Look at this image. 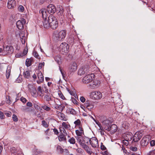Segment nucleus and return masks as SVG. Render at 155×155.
Masks as SVG:
<instances>
[{
  "instance_id": "obj_28",
  "label": "nucleus",
  "mask_w": 155,
  "mask_h": 155,
  "mask_svg": "<svg viewBox=\"0 0 155 155\" xmlns=\"http://www.w3.org/2000/svg\"><path fill=\"white\" fill-rule=\"evenodd\" d=\"M58 138L60 141H66L67 140L66 138V137H64V136L63 135V134H61L60 135L58 136Z\"/></svg>"
},
{
  "instance_id": "obj_64",
  "label": "nucleus",
  "mask_w": 155,
  "mask_h": 155,
  "mask_svg": "<svg viewBox=\"0 0 155 155\" xmlns=\"http://www.w3.org/2000/svg\"><path fill=\"white\" fill-rule=\"evenodd\" d=\"M20 100L24 103H25L27 101L26 99L23 97H21Z\"/></svg>"
},
{
  "instance_id": "obj_33",
  "label": "nucleus",
  "mask_w": 155,
  "mask_h": 155,
  "mask_svg": "<svg viewBox=\"0 0 155 155\" xmlns=\"http://www.w3.org/2000/svg\"><path fill=\"white\" fill-rule=\"evenodd\" d=\"M11 72V68L10 67H8L6 71V76L7 79L9 77Z\"/></svg>"
},
{
  "instance_id": "obj_59",
  "label": "nucleus",
  "mask_w": 155,
  "mask_h": 155,
  "mask_svg": "<svg viewBox=\"0 0 155 155\" xmlns=\"http://www.w3.org/2000/svg\"><path fill=\"white\" fill-rule=\"evenodd\" d=\"M18 10L21 12H22L24 10V7L22 5H20L18 7Z\"/></svg>"
},
{
  "instance_id": "obj_13",
  "label": "nucleus",
  "mask_w": 155,
  "mask_h": 155,
  "mask_svg": "<svg viewBox=\"0 0 155 155\" xmlns=\"http://www.w3.org/2000/svg\"><path fill=\"white\" fill-rule=\"evenodd\" d=\"M25 20L24 19H22L21 20L18 21L16 22L17 27L19 30L23 29L24 28V25L25 23Z\"/></svg>"
},
{
  "instance_id": "obj_9",
  "label": "nucleus",
  "mask_w": 155,
  "mask_h": 155,
  "mask_svg": "<svg viewBox=\"0 0 155 155\" xmlns=\"http://www.w3.org/2000/svg\"><path fill=\"white\" fill-rule=\"evenodd\" d=\"M59 48L61 52L67 53L69 50V46L67 43L63 42L60 45Z\"/></svg>"
},
{
  "instance_id": "obj_62",
  "label": "nucleus",
  "mask_w": 155,
  "mask_h": 155,
  "mask_svg": "<svg viewBox=\"0 0 155 155\" xmlns=\"http://www.w3.org/2000/svg\"><path fill=\"white\" fill-rule=\"evenodd\" d=\"M50 129L49 128H48L47 130H46L45 131V134L46 135H49L50 134Z\"/></svg>"
},
{
  "instance_id": "obj_40",
  "label": "nucleus",
  "mask_w": 155,
  "mask_h": 155,
  "mask_svg": "<svg viewBox=\"0 0 155 155\" xmlns=\"http://www.w3.org/2000/svg\"><path fill=\"white\" fill-rule=\"evenodd\" d=\"M54 106L55 108L61 111V110L62 109V108H61V105L55 104Z\"/></svg>"
},
{
  "instance_id": "obj_52",
  "label": "nucleus",
  "mask_w": 155,
  "mask_h": 155,
  "mask_svg": "<svg viewBox=\"0 0 155 155\" xmlns=\"http://www.w3.org/2000/svg\"><path fill=\"white\" fill-rule=\"evenodd\" d=\"M130 150L133 151H136L137 150V148L136 147L131 146L130 147Z\"/></svg>"
},
{
  "instance_id": "obj_3",
  "label": "nucleus",
  "mask_w": 155,
  "mask_h": 155,
  "mask_svg": "<svg viewBox=\"0 0 155 155\" xmlns=\"http://www.w3.org/2000/svg\"><path fill=\"white\" fill-rule=\"evenodd\" d=\"M50 27L53 29H55L58 26V22L57 19L53 15L49 16Z\"/></svg>"
},
{
  "instance_id": "obj_1",
  "label": "nucleus",
  "mask_w": 155,
  "mask_h": 155,
  "mask_svg": "<svg viewBox=\"0 0 155 155\" xmlns=\"http://www.w3.org/2000/svg\"><path fill=\"white\" fill-rule=\"evenodd\" d=\"M66 34V31L64 30L60 32L56 30L53 32V37L57 40L61 41L64 38Z\"/></svg>"
},
{
  "instance_id": "obj_24",
  "label": "nucleus",
  "mask_w": 155,
  "mask_h": 155,
  "mask_svg": "<svg viewBox=\"0 0 155 155\" xmlns=\"http://www.w3.org/2000/svg\"><path fill=\"white\" fill-rule=\"evenodd\" d=\"M44 20L43 22V24L44 27L45 28H47L50 27V22H49V16L48 18V19H44Z\"/></svg>"
},
{
  "instance_id": "obj_36",
  "label": "nucleus",
  "mask_w": 155,
  "mask_h": 155,
  "mask_svg": "<svg viewBox=\"0 0 155 155\" xmlns=\"http://www.w3.org/2000/svg\"><path fill=\"white\" fill-rule=\"evenodd\" d=\"M42 89L41 88V87L40 86H39L38 87V88L37 89V94L38 95H39L40 96H42Z\"/></svg>"
},
{
  "instance_id": "obj_50",
  "label": "nucleus",
  "mask_w": 155,
  "mask_h": 155,
  "mask_svg": "<svg viewBox=\"0 0 155 155\" xmlns=\"http://www.w3.org/2000/svg\"><path fill=\"white\" fill-rule=\"evenodd\" d=\"M76 138L79 144L81 143L80 142H81V141L83 139L82 138L79 136L77 137H76Z\"/></svg>"
},
{
  "instance_id": "obj_4",
  "label": "nucleus",
  "mask_w": 155,
  "mask_h": 155,
  "mask_svg": "<svg viewBox=\"0 0 155 155\" xmlns=\"http://www.w3.org/2000/svg\"><path fill=\"white\" fill-rule=\"evenodd\" d=\"M91 73L89 67L87 66H84L80 68L78 72V74L80 75L87 74Z\"/></svg>"
},
{
  "instance_id": "obj_60",
  "label": "nucleus",
  "mask_w": 155,
  "mask_h": 155,
  "mask_svg": "<svg viewBox=\"0 0 155 155\" xmlns=\"http://www.w3.org/2000/svg\"><path fill=\"white\" fill-rule=\"evenodd\" d=\"M76 151L79 153H81L83 151V150L81 148H78V149H76Z\"/></svg>"
},
{
  "instance_id": "obj_51",
  "label": "nucleus",
  "mask_w": 155,
  "mask_h": 155,
  "mask_svg": "<svg viewBox=\"0 0 155 155\" xmlns=\"http://www.w3.org/2000/svg\"><path fill=\"white\" fill-rule=\"evenodd\" d=\"M60 130L62 134H63V133L64 134V133L66 132L65 130L64 129V128L62 127H61L60 128Z\"/></svg>"
},
{
  "instance_id": "obj_8",
  "label": "nucleus",
  "mask_w": 155,
  "mask_h": 155,
  "mask_svg": "<svg viewBox=\"0 0 155 155\" xmlns=\"http://www.w3.org/2000/svg\"><path fill=\"white\" fill-rule=\"evenodd\" d=\"M94 76V75L93 74H91V75L89 74H88L83 78V83L85 84H88L91 82L93 80L92 77Z\"/></svg>"
},
{
  "instance_id": "obj_26",
  "label": "nucleus",
  "mask_w": 155,
  "mask_h": 155,
  "mask_svg": "<svg viewBox=\"0 0 155 155\" xmlns=\"http://www.w3.org/2000/svg\"><path fill=\"white\" fill-rule=\"evenodd\" d=\"M33 61V58H27L26 61V65L27 67L30 66L31 64V62Z\"/></svg>"
},
{
  "instance_id": "obj_21",
  "label": "nucleus",
  "mask_w": 155,
  "mask_h": 155,
  "mask_svg": "<svg viewBox=\"0 0 155 155\" xmlns=\"http://www.w3.org/2000/svg\"><path fill=\"white\" fill-rule=\"evenodd\" d=\"M86 108L89 111H91L94 107V105L88 101H87L84 104Z\"/></svg>"
},
{
  "instance_id": "obj_35",
  "label": "nucleus",
  "mask_w": 155,
  "mask_h": 155,
  "mask_svg": "<svg viewBox=\"0 0 155 155\" xmlns=\"http://www.w3.org/2000/svg\"><path fill=\"white\" fill-rule=\"evenodd\" d=\"M129 124L126 122H125L123 123L122 125V127L124 129L128 130L129 128Z\"/></svg>"
},
{
  "instance_id": "obj_11",
  "label": "nucleus",
  "mask_w": 155,
  "mask_h": 155,
  "mask_svg": "<svg viewBox=\"0 0 155 155\" xmlns=\"http://www.w3.org/2000/svg\"><path fill=\"white\" fill-rule=\"evenodd\" d=\"M143 136V134L140 131L137 132L133 136V141L134 142H138Z\"/></svg>"
},
{
  "instance_id": "obj_31",
  "label": "nucleus",
  "mask_w": 155,
  "mask_h": 155,
  "mask_svg": "<svg viewBox=\"0 0 155 155\" xmlns=\"http://www.w3.org/2000/svg\"><path fill=\"white\" fill-rule=\"evenodd\" d=\"M23 75L24 77L26 78H29L31 77L30 71H26L24 72Z\"/></svg>"
},
{
  "instance_id": "obj_47",
  "label": "nucleus",
  "mask_w": 155,
  "mask_h": 155,
  "mask_svg": "<svg viewBox=\"0 0 155 155\" xmlns=\"http://www.w3.org/2000/svg\"><path fill=\"white\" fill-rule=\"evenodd\" d=\"M81 143L80 144V145L83 148V147L85 146L86 145V144H85L84 140V139L83 138L82 140L81 141V142H80Z\"/></svg>"
},
{
  "instance_id": "obj_25",
  "label": "nucleus",
  "mask_w": 155,
  "mask_h": 155,
  "mask_svg": "<svg viewBox=\"0 0 155 155\" xmlns=\"http://www.w3.org/2000/svg\"><path fill=\"white\" fill-rule=\"evenodd\" d=\"M83 148L89 155H91L93 153L91 148L87 145L85 146Z\"/></svg>"
},
{
  "instance_id": "obj_53",
  "label": "nucleus",
  "mask_w": 155,
  "mask_h": 155,
  "mask_svg": "<svg viewBox=\"0 0 155 155\" xmlns=\"http://www.w3.org/2000/svg\"><path fill=\"white\" fill-rule=\"evenodd\" d=\"M13 119L14 121L17 122L18 121V118L17 116L14 114L12 116Z\"/></svg>"
},
{
  "instance_id": "obj_54",
  "label": "nucleus",
  "mask_w": 155,
  "mask_h": 155,
  "mask_svg": "<svg viewBox=\"0 0 155 155\" xmlns=\"http://www.w3.org/2000/svg\"><path fill=\"white\" fill-rule=\"evenodd\" d=\"M6 102L8 104H10L11 103V101L10 99L9 96H7L6 97Z\"/></svg>"
},
{
  "instance_id": "obj_56",
  "label": "nucleus",
  "mask_w": 155,
  "mask_h": 155,
  "mask_svg": "<svg viewBox=\"0 0 155 155\" xmlns=\"http://www.w3.org/2000/svg\"><path fill=\"white\" fill-rule=\"evenodd\" d=\"M33 55L36 58H39V56L36 51H34L33 52Z\"/></svg>"
},
{
  "instance_id": "obj_19",
  "label": "nucleus",
  "mask_w": 155,
  "mask_h": 155,
  "mask_svg": "<svg viewBox=\"0 0 155 155\" xmlns=\"http://www.w3.org/2000/svg\"><path fill=\"white\" fill-rule=\"evenodd\" d=\"M77 69V65L76 63L73 62L70 64L69 67V70L71 72L75 71Z\"/></svg>"
},
{
  "instance_id": "obj_2",
  "label": "nucleus",
  "mask_w": 155,
  "mask_h": 155,
  "mask_svg": "<svg viewBox=\"0 0 155 155\" xmlns=\"http://www.w3.org/2000/svg\"><path fill=\"white\" fill-rule=\"evenodd\" d=\"M13 51L14 49L12 46L3 45L2 48H0V53H2L4 55L8 54H11Z\"/></svg>"
},
{
  "instance_id": "obj_63",
  "label": "nucleus",
  "mask_w": 155,
  "mask_h": 155,
  "mask_svg": "<svg viewBox=\"0 0 155 155\" xmlns=\"http://www.w3.org/2000/svg\"><path fill=\"white\" fill-rule=\"evenodd\" d=\"M150 144L151 146H154L155 145V140H153L151 141L150 142Z\"/></svg>"
},
{
  "instance_id": "obj_5",
  "label": "nucleus",
  "mask_w": 155,
  "mask_h": 155,
  "mask_svg": "<svg viewBox=\"0 0 155 155\" xmlns=\"http://www.w3.org/2000/svg\"><path fill=\"white\" fill-rule=\"evenodd\" d=\"M90 97L94 100H98L100 99L102 97V94L101 93L97 91H93L90 94Z\"/></svg>"
},
{
  "instance_id": "obj_32",
  "label": "nucleus",
  "mask_w": 155,
  "mask_h": 155,
  "mask_svg": "<svg viewBox=\"0 0 155 155\" xmlns=\"http://www.w3.org/2000/svg\"><path fill=\"white\" fill-rule=\"evenodd\" d=\"M62 126L64 129H69L71 127V126L69 124H68L65 122H63L62 123Z\"/></svg>"
},
{
  "instance_id": "obj_14",
  "label": "nucleus",
  "mask_w": 155,
  "mask_h": 155,
  "mask_svg": "<svg viewBox=\"0 0 155 155\" xmlns=\"http://www.w3.org/2000/svg\"><path fill=\"white\" fill-rule=\"evenodd\" d=\"M124 138L128 141H131L133 137V135L130 132H126L123 134Z\"/></svg>"
},
{
  "instance_id": "obj_57",
  "label": "nucleus",
  "mask_w": 155,
  "mask_h": 155,
  "mask_svg": "<svg viewBox=\"0 0 155 155\" xmlns=\"http://www.w3.org/2000/svg\"><path fill=\"white\" fill-rule=\"evenodd\" d=\"M129 141H128L127 140H126L124 139V140H123V144H124L126 146H127L129 144Z\"/></svg>"
},
{
  "instance_id": "obj_46",
  "label": "nucleus",
  "mask_w": 155,
  "mask_h": 155,
  "mask_svg": "<svg viewBox=\"0 0 155 155\" xmlns=\"http://www.w3.org/2000/svg\"><path fill=\"white\" fill-rule=\"evenodd\" d=\"M59 97L63 100H64L65 98L61 91H59L58 93Z\"/></svg>"
},
{
  "instance_id": "obj_58",
  "label": "nucleus",
  "mask_w": 155,
  "mask_h": 155,
  "mask_svg": "<svg viewBox=\"0 0 155 155\" xmlns=\"http://www.w3.org/2000/svg\"><path fill=\"white\" fill-rule=\"evenodd\" d=\"M34 106L35 109L37 110H39L40 109L41 110V109L40 108V107L39 106L36 104H34Z\"/></svg>"
},
{
  "instance_id": "obj_29",
  "label": "nucleus",
  "mask_w": 155,
  "mask_h": 155,
  "mask_svg": "<svg viewBox=\"0 0 155 155\" xmlns=\"http://www.w3.org/2000/svg\"><path fill=\"white\" fill-rule=\"evenodd\" d=\"M45 99L46 101L48 102L52 101V98L51 97V95L50 94H48L45 95Z\"/></svg>"
},
{
  "instance_id": "obj_18",
  "label": "nucleus",
  "mask_w": 155,
  "mask_h": 155,
  "mask_svg": "<svg viewBox=\"0 0 155 155\" xmlns=\"http://www.w3.org/2000/svg\"><path fill=\"white\" fill-rule=\"evenodd\" d=\"M100 84V81H98L95 80L93 82L90 84L89 86L91 88L94 89Z\"/></svg>"
},
{
  "instance_id": "obj_55",
  "label": "nucleus",
  "mask_w": 155,
  "mask_h": 155,
  "mask_svg": "<svg viewBox=\"0 0 155 155\" xmlns=\"http://www.w3.org/2000/svg\"><path fill=\"white\" fill-rule=\"evenodd\" d=\"M84 139L85 144L88 143L89 142H90V139H89L88 137H85L84 138Z\"/></svg>"
},
{
  "instance_id": "obj_10",
  "label": "nucleus",
  "mask_w": 155,
  "mask_h": 155,
  "mask_svg": "<svg viewBox=\"0 0 155 155\" xmlns=\"http://www.w3.org/2000/svg\"><path fill=\"white\" fill-rule=\"evenodd\" d=\"M90 143L94 148H97L99 147L98 140L95 137L90 139Z\"/></svg>"
},
{
  "instance_id": "obj_39",
  "label": "nucleus",
  "mask_w": 155,
  "mask_h": 155,
  "mask_svg": "<svg viewBox=\"0 0 155 155\" xmlns=\"http://www.w3.org/2000/svg\"><path fill=\"white\" fill-rule=\"evenodd\" d=\"M68 41L70 44L73 45L74 43V39L73 38H69L68 40Z\"/></svg>"
},
{
  "instance_id": "obj_48",
  "label": "nucleus",
  "mask_w": 155,
  "mask_h": 155,
  "mask_svg": "<svg viewBox=\"0 0 155 155\" xmlns=\"http://www.w3.org/2000/svg\"><path fill=\"white\" fill-rule=\"evenodd\" d=\"M42 152V151L38 149H36L35 151V153L36 155Z\"/></svg>"
},
{
  "instance_id": "obj_16",
  "label": "nucleus",
  "mask_w": 155,
  "mask_h": 155,
  "mask_svg": "<svg viewBox=\"0 0 155 155\" xmlns=\"http://www.w3.org/2000/svg\"><path fill=\"white\" fill-rule=\"evenodd\" d=\"M28 90L30 92L32 95L34 96L36 94L37 90L35 87L33 86L31 84H28Z\"/></svg>"
},
{
  "instance_id": "obj_37",
  "label": "nucleus",
  "mask_w": 155,
  "mask_h": 155,
  "mask_svg": "<svg viewBox=\"0 0 155 155\" xmlns=\"http://www.w3.org/2000/svg\"><path fill=\"white\" fill-rule=\"evenodd\" d=\"M74 124L75 125V127L77 126H81V123L80 120L79 119H78L74 122Z\"/></svg>"
},
{
  "instance_id": "obj_27",
  "label": "nucleus",
  "mask_w": 155,
  "mask_h": 155,
  "mask_svg": "<svg viewBox=\"0 0 155 155\" xmlns=\"http://www.w3.org/2000/svg\"><path fill=\"white\" fill-rule=\"evenodd\" d=\"M19 36L22 43L23 44H24L25 42V36L24 33L23 32H21L19 34Z\"/></svg>"
},
{
  "instance_id": "obj_42",
  "label": "nucleus",
  "mask_w": 155,
  "mask_h": 155,
  "mask_svg": "<svg viewBox=\"0 0 155 155\" xmlns=\"http://www.w3.org/2000/svg\"><path fill=\"white\" fill-rule=\"evenodd\" d=\"M41 107L43 109L46 110L47 111H49L51 110V108L46 105H43Z\"/></svg>"
},
{
  "instance_id": "obj_45",
  "label": "nucleus",
  "mask_w": 155,
  "mask_h": 155,
  "mask_svg": "<svg viewBox=\"0 0 155 155\" xmlns=\"http://www.w3.org/2000/svg\"><path fill=\"white\" fill-rule=\"evenodd\" d=\"M61 116L60 117L61 119V120H63L66 121L67 120V119L66 118V117L65 116V115L63 113H60Z\"/></svg>"
},
{
  "instance_id": "obj_61",
  "label": "nucleus",
  "mask_w": 155,
  "mask_h": 155,
  "mask_svg": "<svg viewBox=\"0 0 155 155\" xmlns=\"http://www.w3.org/2000/svg\"><path fill=\"white\" fill-rule=\"evenodd\" d=\"M5 116L4 115L3 113L0 111V118L1 119H4L5 118Z\"/></svg>"
},
{
  "instance_id": "obj_23",
  "label": "nucleus",
  "mask_w": 155,
  "mask_h": 155,
  "mask_svg": "<svg viewBox=\"0 0 155 155\" xmlns=\"http://www.w3.org/2000/svg\"><path fill=\"white\" fill-rule=\"evenodd\" d=\"M39 13L41 14L43 19H47L48 17L47 12L44 9H41L39 11Z\"/></svg>"
},
{
  "instance_id": "obj_41",
  "label": "nucleus",
  "mask_w": 155,
  "mask_h": 155,
  "mask_svg": "<svg viewBox=\"0 0 155 155\" xmlns=\"http://www.w3.org/2000/svg\"><path fill=\"white\" fill-rule=\"evenodd\" d=\"M41 124L43 127L45 128H47L48 127L49 125L45 120H42L41 122Z\"/></svg>"
},
{
  "instance_id": "obj_38",
  "label": "nucleus",
  "mask_w": 155,
  "mask_h": 155,
  "mask_svg": "<svg viewBox=\"0 0 155 155\" xmlns=\"http://www.w3.org/2000/svg\"><path fill=\"white\" fill-rule=\"evenodd\" d=\"M68 142L71 144H74L75 143V140L74 137H72L69 140Z\"/></svg>"
},
{
  "instance_id": "obj_12",
  "label": "nucleus",
  "mask_w": 155,
  "mask_h": 155,
  "mask_svg": "<svg viewBox=\"0 0 155 155\" xmlns=\"http://www.w3.org/2000/svg\"><path fill=\"white\" fill-rule=\"evenodd\" d=\"M47 10L48 13L53 14L56 12V7L54 5L50 4L48 6Z\"/></svg>"
},
{
  "instance_id": "obj_49",
  "label": "nucleus",
  "mask_w": 155,
  "mask_h": 155,
  "mask_svg": "<svg viewBox=\"0 0 155 155\" xmlns=\"http://www.w3.org/2000/svg\"><path fill=\"white\" fill-rule=\"evenodd\" d=\"M76 138L79 144L81 143L80 142H81V141L83 139L82 138L79 136L77 137H76Z\"/></svg>"
},
{
  "instance_id": "obj_15",
  "label": "nucleus",
  "mask_w": 155,
  "mask_h": 155,
  "mask_svg": "<svg viewBox=\"0 0 155 155\" xmlns=\"http://www.w3.org/2000/svg\"><path fill=\"white\" fill-rule=\"evenodd\" d=\"M7 7L9 9H13L16 6V2L15 0H8Z\"/></svg>"
},
{
  "instance_id": "obj_43",
  "label": "nucleus",
  "mask_w": 155,
  "mask_h": 155,
  "mask_svg": "<svg viewBox=\"0 0 155 155\" xmlns=\"http://www.w3.org/2000/svg\"><path fill=\"white\" fill-rule=\"evenodd\" d=\"M69 112L70 114L73 115H75L76 114V111L72 108L69 109Z\"/></svg>"
},
{
  "instance_id": "obj_17",
  "label": "nucleus",
  "mask_w": 155,
  "mask_h": 155,
  "mask_svg": "<svg viewBox=\"0 0 155 155\" xmlns=\"http://www.w3.org/2000/svg\"><path fill=\"white\" fill-rule=\"evenodd\" d=\"M37 76L39 80L37 81V82L38 84H40L44 81V77L42 73L39 71L37 74Z\"/></svg>"
},
{
  "instance_id": "obj_7",
  "label": "nucleus",
  "mask_w": 155,
  "mask_h": 155,
  "mask_svg": "<svg viewBox=\"0 0 155 155\" xmlns=\"http://www.w3.org/2000/svg\"><path fill=\"white\" fill-rule=\"evenodd\" d=\"M150 136L147 135L143 137L140 142V145L142 147H146L149 142Z\"/></svg>"
},
{
  "instance_id": "obj_34",
  "label": "nucleus",
  "mask_w": 155,
  "mask_h": 155,
  "mask_svg": "<svg viewBox=\"0 0 155 155\" xmlns=\"http://www.w3.org/2000/svg\"><path fill=\"white\" fill-rule=\"evenodd\" d=\"M57 151L60 154L62 153L63 152V150L60 146L58 145L56 148Z\"/></svg>"
},
{
  "instance_id": "obj_22",
  "label": "nucleus",
  "mask_w": 155,
  "mask_h": 155,
  "mask_svg": "<svg viewBox=\"0 0 155 155\" xmlns=\"http://www.w3.org/2000/svg\"><path fill=\"white\" fill-rule=\"evenodd\" d=\"M77 135L79 136H81L84 134V130L81 126L78 127V129L75 131Z\"/></svg>"
},
{
  "instance_id": "obj_20",
  "label": "nucleus",
  "mask_w": 155,
  "mask_h": 155,
  "mask_svg": "<svg viewBox=\"0 0 155 155\" xmlns=\"http://www.w3.org/2000/svg\"><path fill=\"white\" fill-rule=\"evenodd\" d=\"M117 126L115 124H113L109 128V131H110L112 133H114L117 130Z\"/></svg>"
},
{
  "instance_id": "obj_30",
  "label": "nucleus",
  "mask_w": 155,
  "mask_h": 155,
  "mask_svg": "<svg viewBox=\"0 0 155 155\" xmlns=\"http://www.w3.org/2000/svg\"><path fill=\"white\" fill-rule=\"evenodd\" d=\"M54 60L57 63L60 65L61 62V58L59 56H57L54 57Z\"/></svg>"
},
{
  "instance_id": "obj_6",
  "label": "nucleus",
  "mask_w": 155,
  "mask_h": 155,
  "mask_svg": "<svg viewBox=\"0 0 155 155\" xmlns=\"http://www.w3.org/2000/svg\"><path fill=\"white\" fill-rule=\"evenodd\" d=\"M110 120H106L102 122V125H99V126L100 127V129H99L101 130H103V129H105L108 131H109V128L110 127Z\"/></svg>"
},
{
  "instance_id": "obj_44",
  "label": "nucleus",
  "mask_w": 155,
  "mask_h": 155,
  "mask_svg": "<svg viewBox=\"0 0 155 155\" xmlns=\"http://www.w3.org/2000/svg\"><path fill=\"white\" fill-rule=\"evenodd\" d=\"M64 10L63 8H60V10L59 12L58 13V15L59 16H62L63 13H64Z\"/></svg>"
}]
</instances>
